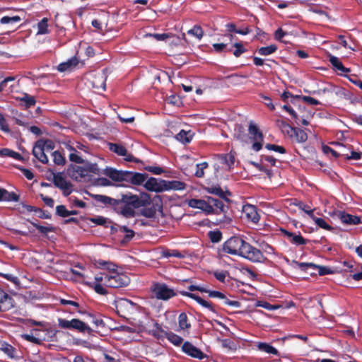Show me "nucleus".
<instances>
[{
  "label": "nucleus",
  "instance_id": "nucleus-1",
  "mask_svg": "<svg viewBox=\"0 0 362 362\" xmlns=\"http://www.w3.org/2000/svg\"><path fill=\"white\" fill-rule=\"evenodd\" d=\"M223 251L243 257L254 262H259L264 257L259 250L238 236H233L226 241L223 245Z\"/></svg>",
  "mask_w": 362,
  "mask_h": 362
},
{
  "label": "nucleus",
  "instance_id": "nucleus-2",
  "mask_svg": "<svg viewBox=\"0 0 362 362\" xmlns=\"http://www.w3.org/2000/svg\"><path fill=\"white\" fill-rule=\"evenodd\" d=\"M83 164V166L69 165L67 168L69 176L73 180L80 181L82 178L88 176L90 173L99 174V169L95 163L84 161Z\"/></svg>",
  "mask_w": 362,
  "mask_h": 362
},
{
  "label": "nucleus",
  "instance_id": "nucleus-3",
  "mask_svg": "<svg viewBox=\"0 0 362 362\" xmlns=\"http://www.w3.org/2000/svg\"><path fill=\"white\" fill-rule=\"evenodd\" d=\"M119 204H124L138 209L141 206H146L151 204V197L147 193H141L139 196L132 194H122L120 199H118Z\"/></svg>",
  "mask_w": 362,
  "mask_h": 362
},
{
  "label": "nucleus",
  "instance_id": "nucleus-4",
  "mask_svg": "<svg viewBox=\"0 0 362 362\" xmlns=\"http://www.w3.org/2000/svg\"><path fill=\"white\" fill-rule=\"evenodd\" d=\"M129 282L128 277L122 274L114 272L105 276V285L111 288H119L127 286Z\"/></svg>",
  "mask_w": 362,
  "mask_h": 362
},
{
  "label": "nucleus",
  "instance_id": "nucleus-5",
  "mask_svg": "<svg viewBox=\"0 0 362 362\" xmlns=\"http://www.w3.org/2000/svg\"><path fill=\"white\" fill-rule=\"evenodd\" d=\"M115 307L119 316L127 317L134 313L137 305L126 298H120L116 301Z\"/></svg>",
  "mask_w": 362,
  "mask_h": 362
},
{
  "label": "nucleus",
  "instance_id": "nucleus-6",
  "mask_svg": "<svg viewBox=\"0 0 362 362\" xmlns=\"http://www.w3.org/2000/svg\"><path fill=\"white\" fill-rule=\"evenodd\" d=\"M250 139L253 140L252 149L259 151L262 147L264 140L263 134L259 131L256 124L250 122L248 128Z\"/></svg>",
  "mask_w": 362,
  "mask_h": 362
},
{
  "label": "nucleus",
  "instance_id": "nucleus-7",
  "mask_svg": "<svg viewBox=\"0 0 362 362\" xmlns=\"http://www.w3.org/2000/svg\"><path fill=\"white\" fill-rule=\"evenodd\" d=\"M293 264L298 267L303 271L310 270L311 274H313L315 271H317L320 275H325L333 273V272L329 267L318 266L313 263H300L298 262L293 261Z\"/></svg>",
  "mask_w": 362,
  "mask_h": 362
},
{
  "label": "nucleus",
  "instance_id": "nucleus-8",
  "mask_svg": "<svg viewBox=\"0 0 362 362\" xmlns=\"http://www.w3.org/2000/svg\"><path fill=\"white\" fill-rule=\"evenodd\" d=\"M153 294L158 299L167 300L175 296L174 291L164 284H156L152 288Z\"/></svg>",
  "mask_w": 362,
  "mask_h": 362
},
{
  "label": "nucleus",
  "instance_id": "nucleus-9",
  "mask_svg": "<svg viewBox=\"0 0 362 362\" xmlns=\"http://www.w3.org/2000/svg\"><path fill=\"white\" fill-rule=\"evenodd\" d=\"M106 78V74L103 71L91 74L88 80L92 87L95 88L96 91H103L105 90Z\"/></svg>",
  "mask_w": 362,
  "mask_h": 362
},
{
  "label": "nucleus",
  "instance_id": "nucleus-10",
  "mask_svg": "<svg viewBox=\"0 0 362 362\" xmlns=\"http://www.w3.org/2000/svg\"><path fill=\"white\" fill-rule=\"evenodd\" d=\"M53 182L54 185L62 190L63 194L65 197L69 196L72 192V185L67 182L62 175L61 173H52Z\"/></svg>",
  "mask_w": 362,
  "mask_h": 362
},
{
  "label": "nucleus",
  "instance_id": "nucleus-11",
  "mask_svg": "<svg viewBox=\"0 0 362 362\" xmlns=\"http://www.w3.org/2000/svg\"><path fill=\"white\" fill-rule=\"evenodd\" d=\"M33 156L41 163H48L49 160L46 155V148L45 147V141L42 140L37 141L33 148Z\"/></svg>",
  "mask_w": 362,
  "mask_h": 362
},
{
  "label": "nucleus",
  "instance_id": "nucleus-12",
  "mask_svg": "<svg viewBox=\"0 0 362 362\" xmlns=\"http://www.w3.org/2000/svg\"><path fill=\"white\" fill-rule=\"evenodd\" d=\"M189 206L201 209L206 214H212V208L211 207L209 197L206 200L192 199L189 201Z\"/></svg>",
  "mask_w": 362,
  "mask_h": 362
},
{
  "label": "nucleus",
  "instance_id": "nucleus-13",
  "mask_svg": "<svg viewBox=\"0 0 362 362\" xmlns=\"http://www.w3.org/2000/svg\"><path fill=\"white\" fill-rule=\"evenodd\" d=\"M127 171L117 170L112 168H107L104 170L103 174L108 176L115 182L126 181Z\"/></svg>",
  "mask_w": 362,
  "mask_h": 362
},
{
  "label": "nucleus",
  "instance_id": "nucleus-14",
  "mask_svg": "<svg viewBox=\"0 0 362 362\" xmlns=\"http://www.w3.org/2000/svg\"><path fill=\"white\" fill-rule=\"evenodd\" d=\"M182 351L187 354L191 356L192 357L197 358L199 359H202L204 358L205 355L204 353L193 346L189 342H185L182 345Z\"/></svg>",
  "mask_w": 362,
  "mask_h": 362
},
{
  "label": "nucleus",
  "instance_id": "nucleus-15",
  "mask_svg": "<svg viewBox=\"0 0 362 362\" xmlns=\"http://www.w3.org/2000/svg\"><path fill=\"white\" fill-rule=\"evenodd\" d=\"M243 211L246 218L252 223H256L259 220V215L257 213V208L251 204H246L243 206Z\"/></svg>",
  "mask_w": 362,
  "mask_h": 362
},
{
  "label": "nucleus",
  "instance_id": "nucleus-16",
  "mask_svg": "<svg viewBox=\"0 0 362 362\" xmlns=\"http://www.w3.org/2000/svg\"><path fill=\"white\" fill-rule=\"evenodd\" d=\"M336 215L344 223L346 224L356 225L361 222L360 217L346 214L344 211H339L336 213Z\"/></svg>",
  "mask_w": 362,
  "mask_h": 362
},
{
  "label": "nucleus",
  "instance_id": "nucleus-17",
  "mask_svg": "<svg viewBox=\"0 0 362 362\" xmlns=\"http://www.w3.org/2000/svg\"><path fill=\"white\" fill-rule=\"evenodd\" d=\"M146 174L127 171L126 182H130L133 185H139L146 180Z\"/></svg>",
  "mask_w": 362,
  "mask_h": 362
},
{
  "label": "nucleus",
  "instance_id": "nucleus-18",
  "mask_svg": "<svg viewBox=\"0 0 362 362\" xmlns=\"http://www.w3.org/2000/svg\"><path fill=\"white\" fill-rule=\"evenodd\" d=\"M144 187L148 191H153L156 192H163V180L158 181L157 179L154 177L148 179L146 182Z\"/></svg>",
  "mask_w": 362,
  "mask_h": 362
},
{
  "label": "nucleus",
  "instance_id": "nucleus-19",
  "mask_svg": "<svg viewBox=\"0 0 362 362\" xmlns=\"http://www.w3.org/2000/svg\"><path fill=\"white\" fill-rule=\"evenodd\" d=\"M163 192L167 190H181L185 188V184L177 180H163Z\"/></svg>",
  "mask_w": 362,
  "mask_h": 362
},
{
  "label": "nucleus",
  "instance_id": "nucleus-20",
  "mask_svg": "<svg viewBox=\"0 0 362 362\" xmlns=\"http://www.w3.org/2000/svg\"><path fill=\"white\" fill-rule=\"evenodd\" d=\"M14 307L13 299L7 293H4L0 298V310L6 311Z\"/></svg>",
  "mask_w": 362,
  "mask_h": 362
},
{
  "label": "nucleus",
  "instance_id": "nucleus-21",
  "mask_svg": "<svg viewBox=\"0 0 362 362\" xmlns=\"http://www.w3.org/2000/svg\"><path fill=\"white\" fill-rule=\"evenodd\" d=\"M93 197L95 201L105 205L115 206L119 204L118 199H115L105 195L95 194L93 195Z\"/></svg>",
  "mask_w": 362,
  "mask_h": 362
},
{
  "label": "nucleus",
  "instance_id": "nucleus-22",
  "mask_svg": "<svg viewBox=\"0 0 362 362\" xmlns=\"http://www.w3.org/2000/svg\"><path fill=\"white\" fill-rule=\"evenodd\" d=\"M281 231L288 237L289 240L296 245H304L306 243L307 240H305L300 234H296L291 232H288L286 230H281Z\"/></svg>",
  "mask_w": 362,
  "mask_h": 362
},
{
  "label": "nucleus",
  "instance_id": "nucleus-23",
  "mask_svg": "<svg viewBox=\"0 0 362 362\" xmlns=\"http://www.w3.org/2000/svg\"><path fill=\"white\" fill-rule=\"evenodd\" d=\"M17 100L21 102L22 105L26 109L34 106L36 103L35 97L28 93H23L21 97H18Z\"/></svg>",
  "mask_w": 362,
  "mask_h": 362
},
{
  "label": "nucleus",
  "instance_id": "nucleus-24",
  "mask_svg": "<svg viewBox=\"0 0 362 362\" xmlns=\"http://www.w3.org/2000/svg\"><path fill=\"white\" fill-rule=\"evenodd\" d=\"M208 293H209V296L211 298H218L224 300V303L226 305H233V306H235V307H238L240 305L239 302H238V301L228 300L227 298H226V296H224L223 293H222L219 291H209V292Z\"/></svg>",
  "mask_w": 362,
  "mask_h": 362
},
{
  "label": "nucleus",
  "instance_id": "nucleus-25",
  "mask_svg": "<svg viewBox=\"0 0 362 362\" xmlns=\"http://www.w3.org/2000/svg\"><path fill=\"white\" fill-rule=\"evenodd\" d=\"M209 201L212 208V213L218 214L220 212L223 211L224 210V204L222 201L213 198L211 197H209Z\"/></svg>",
  "mask_w": 362,
  "mask_h": 362
},
{
  "label": "nucleus",
  "instance_id": "nucleus-26",
  "mask_svg": "<svg viewBox=\"0 0 362 362\" xmlns=\"http://www.w3.org/2000/svg\"><path fill=\"white\" fill-rule=\"evenodd\" d=\"M183 296H188L194 300H195L198 303H199L200 305H202V306L211 310H213V308H212V305L210 303H209L208 301L202 299L201 297H199V296L194 294V293H189V292H186V291H183L181 293Z\"/></svg>",
  "mask_w": 362,
  "mask_h": 362
},
{
  "label": "nucleus",
  "instance_id": "nucleus-27",
  "mask_svg": "<svg viewBox=\"0 0 362 362\" xmlns=\"http://www.w3.org/2000/svg\"><path fill=\"white\" fill-rule=\"evenodd\" d=\"M72 329H77L79 332L91 333L93 329L89 327L86 323L78 319H72Z\"/></svg>",
  "mask_w": 362,
  "mask_h": 362
},
{
  "label": "nucleus",
  "instance_id": "nucleus-28",
  "mask_svg": "<svg viewBox=\"0 0 362 362\" xmlns=\"http://www.w3.org/2000/svg\"><path fill=\"white\" fill-rule=\"evenodd\" d=\"M78 63V59L76 57H73L69 59L67 62L60 64L58 66V70L59 71H66L71 70Z\"/></svg>",
  "mask_w": 362,
  "mask_h": 362
},
{
  "label": "nucleus",
  "instance_id": "nucleus-29",
  "mask_svg": "<svg viewBox=\"0 0 362 362\" xmlns=\"http://www.w3.org/2000/svg\"><path fill=\"white\" fill-rule=\"evenodd\" d=\"M329 61L337 71H339L344 73H349L350 71L349 69L343 66L342 63L337 57L329 56Z\"/></svg>",
  "mask_w": 362,
  "mask_h": 362
},
{
  "label": "nucleus",
  "instance_id": "nucleus-30",
  "mask_svg": "<svg viewBox=\"0 0 362 362\" xmlns=\"http://www.w3.org/2000/svg\"><path fill=\"white\" fill-rule=\"evenodd\" d=\"M0 350L3 351L11 358L16 357L15 349L11 345L6 343L5 341H0Z\"/></svg>",
  "mask_w": 362,
  "mask_h": 362
},
{
  "label": "nucleus",
  "instance_id": "nucleus-31",
  "mask_svg": "<svg viewBox=\"0 0 362 362\" xmlns=\"http://www.w3.org/2000/svg\"><path fill=\"white\" fill-rule=\"evenodd\" d=\"M293 138H294L295 140L298 143H304L308 139V134L304 130L299 128H296L295 131L293 132Z\"/></svg>",
  "mask_w": 362,
  "mask_h": 362
},
{
  "label": "nucleus",
  "instance_id": "nucleus-32",
  "mask_svg": "<svg viewBox=\"0 0 362 362\" xmlns=\"http://www.w3.org/2000/svg\"><path fill=\"white\" fill-rule=\"evenodd\" d=\"M0 156L2 157H11L16 160H21L23 159L20 153L11 150L9 148H2L0 150Z\"/></svg>",
  "mask_w": 362,
  "mask_h": 362
},
{
  "label": "nucleus",
  "instance_id": "nucleus-33",
  "mask_svg": "<svg viewBox=\"0 0 362 362\" xmlns=\"http://www.w3.org/2000/svg\"><path fill=\"white\" fill-rule=\"evenodd\" d=\"M176 139L179 141L187 144L190 142L192 140V134L191 132H186L185 130H181L175 136Z\"/></svg>",
  "mask_w": 362,
  "mask_h": 362
},
{
  "label": "nucleus",
  "instance_id": "nucleus-34",
  "mask_svg": "<svg viewBox=\"0 0 362 362\" xmlns=\"http://www.w3.org/2000/svg\"><path fill=\"white\" fill-rule=\"evenodd\" d=\"M279 127L284 134H287L291 138H293V132L295 131L296 127H292L290 124L284 121L279 122Z\"/></svg>",
  "mask_w": 362,
  "mask_h": 362
},
{
  "label": "nucleus",
  "instance_id": "nucleus-35",
  "mask_svg": "<svg viewBox=\"0 0 362 362\" xmlns=\"http://www.w3.org/2000/svg\"><path fill=\"white\" fill-rule=\"evenodd\" d=\"M165 337H166L172 344L176 346L180 345L183 341V339L181 337L171 332L165 333Z\"/></svg>",
  "mask_w": 362,
  "mask_h": 362
},
{
  "label": "nucleus",
  "instance_id": "nucleus-36",
  "mask_svg": "<svg viewBox=\"0 0 362 362\" xmlns=\"http://www.w3.org/2000/svg\"><path fill=\"white\" fill-rule=\"evenodd\" d=\"M110 149L119 156H126L127 149L122 145L117 144H109Z\"/></svg>",
  "mask_w": 362,
  "mask_h": 362
},
{
  "label": "nucleus",
  "instance_id": "nucleus-37",
  "mask_svg": "<svg viewBox=\"0 0 362 362\" xmlns=\"http://www.w3.org/2000/svg\"><path fill=\"white\" fill-rule=\"evenodd\" d=\"M187 34L194 36L198 40H201L204 36V30L201 26L196 25L187 31Z\"/></svg>",
  "mask_w": 362,
  "mask_h": 362
},
{
  "label": "nucleus",
  "instance_id": "nucleus-38",
  "mask_svg": "<svg viewBox=\"0 0 362 362\" xmlns=\"http://www.w3.org/2000/svg\"><path fill=\"white\" fill-rule=\"evenodd\" d=\"M187 321V316L185 313L180 314L178 323L180 329H188L190 327L191 325Z\"/></svg>",
  "mask_w": 362,
  "mask_h": 362
},
{
  "label": "nucleus",
  "instance_id": "nucleus-39",
  "mask_svg": "<svg viewBox=\"0 0 362 362\" xmlns=\"http://www.w3.org/2000/svg\"><path fill=\"white\" fill-rule=\"evenodd\" d=\"M257 347L259 350L262 351H264L268 354H272L274 355L278 354V351L271 345L267 344V343H259L257 345Z\"/></svg>",
  "mask_w": 362,
  "mask_h": 362
},
{
  "label": "nucleus",
  "instance_id": "nucleus-40",
  "mask_svg": "<svg viewBox=\"0 0 362 362\" xmlns=\"http://www.w3.org/2000/svg\"><path fill=\"white\" fill-rule=\"evenodd\" d=\"M207 192L218 196L220 198L226 199V192L220 187L212 186L206 188Z\"/></svg>",
  "mask_w": 362,
  "mask_h": 362
},
{
  "label": "nucleus",
  "instance_id": "nucleus-41",
  "mask_svg": "<svg viewBox=\"0 0 362 362\" xmlns=\"http://www.w3.org/2000/svg\"><path fill=\"white\" fill-rule=\"evenodd\" d=\"M151 334L157 339L165 337V333H168L163 330L158 323H155L154 327L150 331Z\"/></svg>",
  "mask_w": 362,
  "mask_h": 362
},
{
  "label": "nucleus",
  "instance_id": "nucleus-42",
  "mask_svg": "<svg viewBox=\"0 0 362 362\" xmlns=\"http://www.w3.org/2000/svg\"><path fill=\"white\" fill-rule=\"evenodd\" d=\"M277 49V47L275 45H271L267 47H262L258 49V52L259 54L263 56L269 55L274 52H275Z\"/></svg>",
  "mask_w": 362,
  "mask_h": 362
},
{
  "label": "nucleus",
  "instance_id": "nucleus-43",
  "mask_svg": "<svg viewBox=\"0 0 362 362\" xmlns=\"http://www.w3.org/2000/svg\"><path fill=\"white\" fill-rule=\"evenodd\" d=\"M52 155L53 156L54 163L56 165H65L66 159L59 151H55L52 152Z\"/></svg>",
  "mask_w": 362,
  "mask_h": 362
},
{
  "label": "nucleus",
  "instance_id": "nucleus-44",
  "mask_svg": "<svg viewBox=\"0 0 362 362\" xmlns=\"http://www.w3.org/2000/svg\"><path fill=\"white\" fill-rule=\"evenodd\" d=\"M96 264H97V267H104V268L107 269V270H109L111 272V274L116 272L117 266L112 262H105V261H98Z\"/></svg>",
  "mask_w": 362,
  "mask_h": 362
},
{
  "label": "nucleus",
  "instance_id": "nucleus-45",
  "mask_svg": "<svg viewBox=\"0 0 362 362\" xmlns=\"http://www.w3.org/2000/svg\"><path fill=\"white\" fill-rule=\"evenodd\" d=\"M221 159L223 163H225L230 168L235 162V156L232 153L221 156Z\"/></svg>",
  "mask_w": 362,
  "mask_h": 362
},
{
  "label": "nucleus",
  "instance_id": "nucleus-46",
  "mask_svg": "<svg viewBox=\"0 0 362 362\" xmlns=\"http://www.w3.org/2000/svg\"><path fill=\"white\" fill-rule=\"evenodd\" d=\"M38 32L37 34L43 35L49 33L47 18H44L40 22L38 23Z\"/></svg>",
  "mask_w": 362,
  "mask_h": 362
},
{
  "label": "nucleus",
  "instance_id": "nucleus-47",
  "mask_svg": "<svg viewBox=\"0 0 362 362\" xmlns=\"http://www.w3.org/2000/svg\"><path fill=\"white\" fill-rule=\"evenodd\" d=\"M121 214L127 218L134 217L135 216V211L133 207L124 204L121 209Z\"/></svg>",
  "mask_w": 362,
  "mask_h": 362
},
{
  "label": "nucleus",
  "instance_id": "nucleus-48",
  "mask_svg": "<svg viewBox=\"0 0 362 362\" xmlns=\"http://www.w3.org/2000/svg\"><path fill=\"white\" fill-rule=\"evenodd\" d=\"M156 214L155 206L148 208H144L141 211V214L146 218H153Z\"/></svg>",
  "mask_w": 362,
  "mask_h": 362
},
{
  "label": "nucleus",
  "instance_id": "nucleus-49",
  "mask_svg": "<svg viewBox=\"0 0 362 362\" xmlns=\"http://www.w3.org/2000/svg\"><path fill=\"white\" fill-rule=\"evenodd\" d=\"M144 37H153L155 40H156L158 41H164V40H166L167 39H168L170 37V34H168V33H162V34L148 33V34H146L144 35Z\"/></svg>",
  "mask_w": 362,
  "mask_h": 362
},
{
  "label": "nucleus",
  "instance_id": "nucleus-50",
  "mask_svg": "<svg viewBox=\"0 0 362 362\" xmlns=\"http://www.w3.org/2000/svg\"><path fill=\"white\" fill-rule=\"evenodd\" d=\"M333 144L338 147L339 156H344L346 159L349 153V148H347L345 146L339 142L333 143Z\"/></svg>",
  "mask_w": 362,
  "mask_h": 362
},
{
  "label": "nucleus",
  "instance_id": "nucleus-51",
  "mask_svg": "<svg viewBox=\"0 0 362 362\" xmlns=\"http://www.w3.org/2000/svg\"><path fill=\"white\" fill-rule=\"evenodd\" d=\"M69 160L76 163H84V160L82 158L78 151L76 152H71L69 156Z\"/></svg>",
  "mask_w": 362,
  "mask_h": 362
},
{
  "label": "nucleus",
  "instance_id": "nucleus-52",
  "mask_svg": "<svg viewBox=\"0 0 362 362\" xmlns=\"http://www.w3.org/2000/svg\"><path fill=\"white\" fill-rule=\"evenodd\" d=\"M312 219L315 221L316 225L318 226L319 227H320L323 229L329 230H332V228L329 225H328L323 218H317L314 216L312 218Z\"/></svg>",
  "mask_w": 362,
  "mask_h": 362
},
{
  "label": "nucleus",
  "instance_id": "nucleus-53",
  "mask_svg": "<svg viewBox=\"0 0 362 362\" xmlns=\"http://www.w3.org/2000/svg\"><path fill=\"white\" fill-rule=\"evenodd\" d=\"M21 21V18L18 16L9 17V16H4L1 18L0 22L2 24H13L18 23Z\"/></svg>",
  "mask_w": 362,
  "mask_h": 362
},
{
  "label": "nucleus",
  "instance_id": "nucleus-54",
  "mask_svg": "<svg viewBox=\"0 0 362 362\" xmlns=\"http://www.w3.org/2000/svg\"><path fill=\"white\" fill-rule=\"evenodd\" d=\"M234 136L239 140H243L245 139V128L240 124H236Z\"/></svg>",
  "mask_w": 362,
  "mask_h": 362
},
{
  "label": "nucleus",
  "instance_id": "nucleus-55",
  "mask_svg": "<svg viewBox=\"0 0 362 362\" xmlns=\"http://www.w3.org/2000/svg\"><path fill=\"white\" fill-rule=\"evenodd\" d=\"M297 206L300 209L305 212L311 218L314 216V209H310V207L308 205L305 204L303 202H298L297 203Z\"/></svg>",
  "mask_w": 362,
  "mask_h": 362
},
{
  "label": "nucleus",
  "instance_id": "nucleus-56",
  "mask_svg": "<svg viewBox=\"0 0 362 362\" xmlns=\"http://www.w3.org/2000/svg\"><path fill=\"white\" fill-rule=\"evenodd\" d=\"M208 166V163L206 162L199 163L197 165V170L195 172V175L197 177H202L204 175V169H206Z\"/></svg>",
  "mask_w": 362,
  "mask_h": 362
},
{
  "label": "nucleus",
  "instance_id": "nucleus-57",
  "mask_svg": "<svg viewBox=\"0 0 362 362\" xmlns=\"http://www.w3.org/2000/svg\"><path fill=\"white\" fill-rule=\"evenodd\" d=\"M72 320H67L62 318L58 319V325L61 328L64 329H72Z\"/></svg>",
  "mask_w": 362,
  "mask_h": 362
},
{
  "label": "nucleus",
  "instance_id": "nucleus-58",
  "mask_svg": "<svg viewBox=\"0 0 362 362\" xmlns=\"http://www.w3.org/2000/svg\"><path fill=\"white\" fill-rule=\"evenodd\" d=\"M13 119L18 125L27 126L28 124L27 119L21 114H16V116L13 117Z\"/></svg>",
  "mask_w": 362,
  "mask_h": 362
},
{
  "label": "nucleus",
  "instance_id": "nucleus-59",
  "mask_svg": "<svg viewBox=\"0 0 362 362\" xmlns=\"http://www.w3.org/2000/svg\"><path fill=\"white\" fill-rule=\"evenodd\" d=\"M0 129L6 133H11V130L4 115L0 113Z\"/></svg>",
  "mask_w": 362,
  "mask_h": 362
},
{
  "label": "nucleus",
  "instance_id": "nucleus-60",
  "mask_svg": "<svg viewBox=\"0 0 362 362\" xmlns=\"http://www.w3.org/2000/svg\"><path fill=\"white\" fill-rule=\"evenodd\" d=\"M57 214L62 217H67L69 216V211L66 209L64 205H59L56 207Z\"/></svg>",
  "mask_w": 362,
  "mask_h": 362
},
{
  "label": "nucleus",
  "instance_id": "nucleus-61",
  "mask_svg": "<svg viewBox=\"0 0 362 362\" xmlns=\"http://www.w3.org/2000/svg\"><path fill=\"white\" fill-rule=\"evenodd\" d=\"M209 236L211 240L214 243H218L221 240L222 235L220 231H210Z\"/></svg>",
  "mask_w": 362,
  "mask_h": 362
},
{
  "label": "nucleus",
  "instance_id": "nucleus-62",
  "mask_svg": "<svg viewBox=\"0 0 362 362\" xmlns=\"http://www.w3.org/2000/svg\"><path fill=\"white\" fill-rule=\"evenodd\" d=\"M89 220L90 222L100 226H105V224L108 222L107 219L103 216L90 218Z\"/></svg>",
  "mask_w": 362,
  "mask_h": 362
},
{
  "label": "nucleus",
  "instance_id": "nucleus-63",
  "mask_svg": "<svg viewBox=\"0 0 362 362\" xmlns=\"http://www.w3.org/2000/svg\"><path fill=\"white\" fill-rule=\"evenodd\" d=\"M265 147L268 150L275 151L281 153H286V149L283 146H277V145H275V144H268L266 145Z\"/></svg>",
  "mask_w": 362,
  "mask_h": 362
},
{
  "label": "nucleus",
  "instance_id": "nucleus-64",
  "mask_svg": "<svg viewBox=\"0 0 362 362\" xmlns=\"http://www.w3.org/2000/svg\"><path fill=\"white\" fill-rule=\"evenodd\" d=\"M234 47H235V49L233 52V54L238 57L240 56L241 54L244 53L245 49H244L243 46L240 43H235Z\"/></svg>",
  "mask_w": 362,
  "mask_h": 362
}]
</instances>
